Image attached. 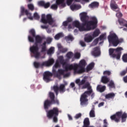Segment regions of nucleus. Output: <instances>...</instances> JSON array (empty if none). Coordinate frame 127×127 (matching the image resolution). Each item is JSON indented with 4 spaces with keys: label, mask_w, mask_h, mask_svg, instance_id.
<instances>
[{
    "label": "nucleus",
    "mask_w": 127,
    "mask_h": 127,
    "mask_svg": "<svg viewBox=\"0 0 127 127\" xmlns=\"http://www.w3.org/2000/svg\"><path fill=\"white\" fill-rule=\"evenodd\" d=\"M87 65V63L85 60H81L79 64H66L64 67L65 71H72L73 70L74 74H82L85 72V67Z\"/></svg>",
    "instance_id": "obj_1"
},
{
    "label": "nucleus",
    "mask_w": 127,
    "mask_h": 127,
    "mask_svg": "<svg viewBox=\"0 0 127 127\" xmlns=\"http://www.w3.org/2000/svg\"><path fill=\"white\" fill-rule=\"evenodd\" d=\"M88 23L82 22L78 27L79 31H89V30H93L97 28V24H98V20L95 16L91 17Z\"/></svg>",
    "instance_id": "obj_2"
},
{
    "label": "nucleus",
    "mask_w": 127,
    "mask_h": 127,
    "mask_svg": "<svg viewBox=\"0 0 127 127\" xmlns=\"http://www.w3.org/2000/svg\"><path fill=\"white\" fill-rule=\"evenodd\" d=\"M82 89H87L88 90L84 92L80 97V101L81 106H88V96H90L93 92L92 86L89 82H86L84 85H83Z\"/></svg>",
    "instance_id": "obj_3"
},
{
    "label": "nucleus",
    "mask_w": 127,
    "mask_h": 127,
    "mask_svg": "<svg viewBox=\"0 0 127 127\" xmlns=\"http://www.w3.org/2000/svg\"><path fill=\"white\" fill-rule=\"evenodd\" d=\"M35 38L36 41L34 45H33L30 48V51L32 53L33 57H35L36 59H39L40 58V53L39 52L38 44H41L42 43L43 38L39 35L36 36Z\"/></svg>",
    "instance_id": "obj_4"
},
{
    "label": "nucleus",
    "mask_w": 127,
    "mask_h": 127,
    "mask_svg": "<svg viewBox=\"0 0 127 127\" xmlns=\"http://www.w3.org/2000/svg\"><path fill=\"white\" fill-rule=\"evenodd\" d=\"M121 118L122 119V123H125L127 121V114L123 112H118L115 114L111 116L110 119L112 121H114L116 123H120L121 122Z\"/></svg>",
    "instance_id": "obj_5"
},
{
    "label": "nucleus",
    "mask_w": 127,
    "mask_h": 127,
    "mask_svg": "<svg viewBox=\"0 0 127 127\" xmlns=\"http://www.w3.org/2000/svg\"><path fill=\"white\" fill-rule=\"evenodd\" d=\"M59 113H61V111H59L58 108L54 107L52 109L48 111L47 117L48 119H52L53 118L54 123H58Z\"/></svg>",
    "instance_id": "obj_6"
},
{
    "label": "nucleus",
    "mask_w": 127,
    "mask_h": 127,
    "mask_svg": "<svg viewBox=\"0 0 127 127\" xmlns=\"http://www.w3.org/2000/svg\"><path fill=\"white\" fill-rule=\"evenodd\" d=\"M108 39L109 43L112 44L115 47H117L120 43H122L124 41V40H119V37L117 36L116 33H111L108 36Z\"/></svg>",
    "instance_id": "obj_7"
},
{
    "label": "nucleus",
    "mask_w": 127,
    "mask_h": 127,
    "mask_svg": "<svg viewBox=\"0 0 127 127\" xmlns=\"http://www.w3.org/2000/svg\"><path fill=\"white\" fill-rule=\"evenodd\" d=\"M123 50L124 49L122 47H118L116 49L110 48L109 50V55L112 56L113 58H116L117 60H120Z\"/></svg>",
    "instance_id": "obj_8"
},
{
    "label": "nucleus",
    "mask_w": 127,
    "mask_h": 127,
    "mask_svg": "<svg viewBox=\"0 0 127 127\" xmlns=\"http://www.w3.org/2000/svg\"><path fill=\"white\" fill-rule=\"evenodd\" d=\"M54 63V60L53 59H50L48 61L43 62L41 64L40 63L37 62H34L33 64L34 66L36 69H38L39 67H43V66H46L48 67V66H51Z\"/></svg>",
    "instance_id": "obj_9"
},
{
    "label": "nucleus",
    "mask_w": 127,
    "mask_h": 127,
    "mask_svg": "<svg viewBox=\"0 0 127 127\" xmlns=\"http://www.w3.org/2000/svg\"><path fill=\"white\" fill-rule=\"evenodd\" d=\"M65 0H57L55 4H53L51 6V9H53V10H57L58 8V5H61L62 7H65Z\"/></svg>",
    "instance_id": "obj_10"
},
{
    "label": "nucleus",
    "mask_w": 127,
    "mask_h": 127,
    "mask_svg": "<svg viewBox=\"0 0 127 127\" xmlns=\"http://www.w3.org/2000/svg\"><path fill=\"white\" fill-rule=\"evenodd\" d=\"M53 76V73L50 71H45L43 74V80L46 83H49L51 81V77Z\"/></svg>",
    "instance_id": "obj_11"
},
{
    "label": "nucleus",
    "mask_w": 127,
    "mask_h": 127,
    "mask_svg": "<svg viewBox=\"0 0 127 127\" xmlns=\"http://www.w3.org/2000/svg\"><path fill=\"white\" fill-rule=\"evenodd\" d=\"M46 22H45L44 24H47L48 23L50 25H52L56 20L54 18H52V15L51 14H48L46 17Z\"/></svg>",
    "instance_id": "obj_12"
},
{
    "label": "nucleus",
    "mask_w": 127,
    "mask_h": 127,
    "mask_svg": "<svg viewBox=\"0 0 127 127\" xmlns=\"http://www.w3.org/2000/svg\"><path fill=\"white\" fill-rule=\"evenodd\" d=\"M66 65L63 66L64 69H59L58 71H56V70H53V74L56 76V77H61V75H64L65 71L68 72V71H66V69H65V67Z\"/></svg>",
    "instance_id": "obj_13"
},
{
    "label": "nucleus",
    "mask_w": 127,
    "mask_h": 127,
    "mask_svg": "<svg viewBox=\"0 0 127 127\" xmlns=\"http://www.w3.org/2000/svg\"><path fill=\"white\" fill-rule=\"evenodd\" d=\"M24 13H25L26 15L28 16V18H29V19H33V18L31 16V13L28 12V10H25V8H24V7L21 6L20 16H21V15H24Z\"/></svg>",
    "instance_id": "obj_14"
},
{
    "label": "nucleus",
    "mask_w": 127,
    "mask_h": 127,
    "mask_svg": "<svg viewBox=\"0 0 127 127\" xmlns=\"http://www.w3.org/2000/svg\"><path fill=\"white\" fill-rule=\"evenodd\" d=\"M29 33L31 35L28 36V40L29 42H32L33 43L34 42V38L36 36L35 35V30H34L33 29H32L29 31Z\"/></svg>",
    "instance_id": "obj_15"
},
{
    "label": "nucleus",
    "mask_w": 127,
    "mask_h": 127,
    "mask_svg": "<svg viewBox=\"0 0 127 127\" xmlns=\"http://www.w3.org/2000/svg\"><path fill=\"white\" fill-rule=\"evenodd\" d=\"M80 19L82 22H89V16L87 15V13L83 12L80 14Z\"/></svg>",
    "instance_id": "obj_16"
},
{
    "label": "nucleus",
    "mask_w": 127,
    "mask_h": 127,
    "mask_svg": "<svg viewBox=\"0 0 127 127\" xmlns=\"http://www.w3.org/2000/svg\"><path fill=\"white\" fill-rule=\"evenodd\" d=\"M55 102H53V101H51L48 99H47L45 101L44 103V108L45 110H48L49 109V107L51 106V105H55Z\"/></svg>",
    "instance_id": "obj_17"
},
{
    "label": "nucleus",
    "mask_w": 127,
    "mask_h": 127,
    "mask_svg": "<svg viewBox=\"0 0 127 127\" xmlns=\"http://www.w3.org/2000/svg\"><path fill=\"white\" fill-rule=\"evenodd\" d=\"M49 97L52 102L55 103L57 105H59V100H58V99H55V95L54 93L50 92Z\"/></svg>",
    "instance_id": "obj_18"
},
{
    "label": "nucleus",
    "mask_w": 127,
    "mask_h": 127,
    "mask_svg": "<svg viewBox=\"0 0 127 127\" xmlns=\"http://www.w3.org/2000/svg\"><path fill=\"white\" fill-rule=\"evenodd\" d=\"M92 55H93V56H100V55H101V51H100L99 47H96L93 49Z\"/></svg>",
    "instance_id": "obj_19"
},
{
    "label": "nucleus",
    "mask_w": 127,
    "mask_h": 127,
    "mask_svg": "<svg viewBox=\"0 0 127 127\" xmlns=\"http://www.w3.org/2000/svg\"><path fill=\"white\" fill-rule=\"evenodd\" d=\"M39 5H40L41 6H44L45 8H48L49 6H50V2H48L47 3H45L44 1H40L38 2Z\"/></svg>",
    "instance_id": "obj_20"
},
{
    "label": "nucleus",
    "mask_w": 127,
    "mask_h": 127,
    "mask_svg": "<svg viewBox=\"0 0 127 127\" xmlns=\"http://www.w3.org/2000/svg\"><path fill=\"white\" fill-rule=\"evenodd\" d=\"M96 90L98 92L103 93V92L106 91V86H102L101 84L98 85L96 87Z\"/></svg>",
    "instance_id": "obj_21"
},
{
    "label": "nucleus",
    "mask_w": 127,
    "mask_h": 127,
    "mask_svg": "<svg viewBox=\"0 0 127 127\" xmlns=\"http://www.w3.org/2000/svg\"><path fill=\"white\" fill-rule=\"evenodd\" d=\"M94 38L91 36V35H86L84 37V41L87 42V43H90V42H92Z\"/></svg>",
    "instance_id": "obj_22"
},
{
    "label": "nucleus",
    "mask_w": 127,
    "mask_h": 127,
    "mask_svg": "<svg viewBox=\"0 0 127 127\" xmlns=\"http://www.w3.org/2000/svg\"><path fill=\"white\" fill-rule=\"evenodd\" d=\"M100 4L99 2L94 1L89 5L90 8H98Z\"/></svg>",
    "instance_id": "obj_23"
},
{
    "label": "nucleus",
    "mask_w": 127,
    "mask_h": 127,
    "mask_svg": "<svg viewBox=\"0 0 127 127\" xmlns=\"http://www.w3.org/2000/svg\"><path fill=\"white\" fill-rule=\"evenodd\" d=\"M70 9L71 10H78V9H80L81 8V5H77V4H71L70 6Z\"/></svg>",
    "instance_id": "obj_24"
},
{
    "label": "nucleus",
    "mask_w": 127,
    "mask_h": 127,
    "mask_svg": "<svg viewBox=\"0 0 127 127\" xmlns=\"http://www.w3.org/2000/svg\"><path fill=\"white\" fill-rule=\"evenodd\" d=\"M75 83L79 86H82V85H84V84L86 83V79L84 78L81 81L80 79L78 78L75 80Z\"/></svg>",
    "instance_id": "obj_25"
},
{
    "label": "nucleus",
    "mask_w": 127,
    "mask_h": 127,
    "mask_svg": "<svg viewBox=\"0 0 127 127\" xmlns=\"http://www.w3.org/2000/svg\"><path fill=\"white\" fill-rule=\"evenodd\" d=\"M89 116L90 118H95L96 115L95 114V106H92V108L89 113Z\"/></svg>",
    "instance_id": "obj_26"
},
{
    "label": "nucleus",
    "mask_w": 127,
    "mask_h": 127,
    "mask_svg": "<svg viewBox=\"0 0 127 127\" xmlns=\"http://www.w3.org/2000/svg\"><path fill=\"white\" fill-rule=\"evenodd\" d=\"M101 82L103 83V84H107L110 82V79L108 78L107 76H103L102 77Z\"/></svg>",
    "instance_id": "obj_27"
},
{
    "label": "nucleus",
    "mask_w": 127,
    "mask_h": 127,
    "mask_svg": "<svg viewBox=\"0 0 127 127\" xmlns=\"http://www.w3.org/2000/svg\"><path fill=\"white\" fill-rule=\"evenodd\" d=\"M59 60H60V62L61 64H63V66H66V65H69V64H67L66 62H64V57L62 56H61L59 57Z\"/></svg>",
    "instance_id": "obj_28"
},
{
    "label": "nucleus",
    "mask_w": 127,
    "mask_h": 127,
    "mask_svg": "<svg viewBox=\"0 0 127 127\" xmlns=\"http://www.w3.org/2000/svg\"><path fill=\"white\" fill-rule=\"evenodd\" d=\"M100 30H99L98 29H96L93 32V33L92 34V37L93 38V39H94L95 37H97V36H99V35H100Z\"/></svg>",
    "instance_id": "obj_29"
},
{
    "label": "nucleus",
    "mask_w": 127,
    "mask_h": 127,
    "mask_svg": "<svg viewBox=\"0 0 127 127\" xmlns=\"http://www.w3.org/2000/svg\"><path fill=\"white\" fill-rule=\"evenodd\" d=\"M116 95L114 93H109L105 95L106 99H114Z\"/></svg>",
    "instance_id": "obj_30"
},
{
    "label": "nucleus",
    "mask_w": 127,
    "mask_h": 127,
    "mask_svg": "<svg viewBox=\"0 0 127 127\" xmlns=\"http://www.w3.org/2000/svg\"><path fill=\"white\" fill-rule=\"evenodd\" d=\"M94 66H95V63H91L89 64L86 67V70L88 71H91L93 68H94Z\"/></svg>",
    "instance_id": "obj_31"
},
{
    "label": "nucleus",
    "mask_w": 127,
    "mask_h": 127,
    "mask_svg": "<svg viewBox=\"0 0 127 127\" xmlns=\"http://www.w3.org/2000/svg\"><path fill=\"white\" fill-rule=\"evenodd\" d=\"M64 35H63V33H59L57 34H56L55 36V39L56 40H59L60 38L64 37Z\"/></svg>",
    "instance_id": "obj_32"
},
{
    "label": "nucleus",
    "mask_w": 127,
    "mask_h": 127,
    "mask_svg": "<svg viewBox=\"0 0 127 127\" xmlns=\"http://www.w3.org/2000/svg\"><path fill=\"white\" fill-rule=\"evenodd\" d=\"M59 88L60 93H64L66 91V88L63 84H61Z\"/></svg>",
    "instance_id": "obj_33"
},
{
    "label": "nucleus",
    "mask_w": 127,
    "mask_h": 127,
    "mask_svg": "<svg viewBox=\"0 0 127 127\" xmlns=\"http://www.w3.org/2000/svg\"><path fill=\"white\" fill-rule=\"evenodd\" d=\"M64 39L67 42H68V41H73L74 38H73V36H72L71 35H69L68 36H65L64 37Z\"/></svg>",
    "instance_id": "obj_34"
},
{
    "label": "nucleus",
    "mask_w": 127,
    "mask_h": 127,
    "mask_svg": "<svg viewBox=\"0 0 127 127\" xmlns=\"http://www.w3.org/2000/svg\"><path fill=\"white\" fill-rule=\"evenodd\" d=\"M46 42L45 41L43 44L41 45V46H42L41 52H45V51H46Z\"/></svg>",
    "instance_id": "obj_35"
},
{
    "label": "nucleus",
    "mask_w": 127,
    "mask_h": 127,
    "mask_svg": "<svg viewBox=\"0 0 127 127\" xmlns=\"http://www.w3.org/2000/svg\"><path fill=\"white\" fill-rule=\"evenodd\" d=\"M80 22H79V21H74L72 22L73 26L77 27V28H79V26H80Z\"/></svg>",
    "instance_id": "obj_36"
},
{
    "label": "nucleus",
    "mask_w": 127,
    "mask_h": 127,
    "mask_svg": "<svg viewBox=\"0 0 127 127\" xmlns=\"http://www.w3.org/2000/svg\"><path fill=\"white\" fill-rule=\"evenodd\" d=\"M54 91L56 93L57 96L59 94V87L57 85L54 86L53 87Z\"/></svg>",
    "instance_id": "obj_37"
},
{
    "label": "nucleus",
    "mask_w": 127,
    "mask_h": 127,
    "mask_svg": "<svg viewBox=\"0 0 127 127\" xmlns=\"http://www.w3.org/2000/svg\"><path fill=\"white\" fill-rule=\"evenodd\" d=\"M54 53V47H51L49 50L47 51V54L48 55H51V54H53Z\"/></svg>",
    "instance_id": "obj_38"
},
{
    "label": "nucleus",
    "mask_w": 127,
    "mask_h": 127,
    "mask_svg": "<svg viewBox=\"0 0 127 127\" xmlns=\"http://www.w3.org/2000/svg\"><path fill=\"white\" fill-rule=\"evenodd\" d=\"M109 87L111 88H116V86L115 85V82L113 80H111L110 81L109 83L108 84Z\"/></svg>",
    "instance_id": "obj_39"
},
{
    "label": "nucleus",
    "mask_w": 127,
    "mask_h": 127,
    "mask_svg": "<svg viewBox=\"0 0 127 127\" xmlns=\"http://www.w3.org/2000/svg\"><path fill=\"white\" fill-rule=\"evenodd\" d=\"M118 22H119V24L120 25H124L126 23V20L123 18H119L118 19Z\"/></svg>",
    "instance_id": "obj_40"
},
{
    "label": "nucleus",
    "mask_w": 127,
    "mask_h": 127,
    "mask_svg": "<svg viewBox=\"0 0 127 127\" xmlns=\"http://www.w3.org/2000/svg\"><path fill=\"white\" fill-rule=\"evenodd\" d=\"M66 56L68 59H71L73 57V53L71 52H69L66 54Z\"/></svg>",
    "instance_id": "obj_41"
},
{
    "label": "nucleus",
    "mask_w": 127,
    "mask_h": 127,
    "mask_svg": "<svg viewBox=\"0 0 127 127\" xmlns=\"http://www.w3.org/2000/svg\"><path fill=\"white\" fill-rule=\"evenodd\" d=\"M122 60L125 63H127V54H125L122 57Z\"/></svg>",
    "instance_id": "obj_42"
},
{
    "label": "nucleus",
    "mask_w": 127,
    "mask_h": 127,
    "mask_svg": "<svg viewBox=\"0 0 127 127\" xmlns=\"http://www.w3.org/2000/svg\"><path fill=\"white\" fill-rule=\"evenodd\" d=\"M80 57H81V54L80 53H75L74 54V58L75 59H80Z\"/></svg>",
    "instance_id": "obj_43"
},
{
    "label": "nucleus",
    "mask_w": 127,
    "mask_h": 127,
    "mask_svg": "<svg viewBox=\"0 0 127 127\" xmlns=\"http://www.w3.org/2000/svg\"><path fill=\"white\" fill-rule=\"evenodd\" d=\"M41 22H42V23H44L46 22V18H45V14H43L41 16Z\"/></svg>",
    "instance_id": "obj_44"
},
{
    "label": "nucleus",
    "mask_w": 127,
    "mask_h": 127,
    "mask_svg": "<svg viewBox=\"0 0 127 127\" xmlns=\"http://www.w3.org/2000/svg\"><path fill=\"white\" fill-rule=\"evenodd\" d=\"M34 18L35 19H36L37 20H39V18H40V16L37 13H34Z\"/></svg>",
    "instance_id": "obj_45"
},
{
    "label": "nucleus",
    "mask_w": 127,
    "mask_h": 127,
    "mask_svg": "<svg viewBox=\"0 0 127 127\" xmlns=\"http://www.w3.org/2000/svg\"><path fill=\"white\" fill-rule=\"evenodd\" d=\"M60 50L61 52H62V53H65V52H67L68 51V49L64 48L63 47Z\"/></svg>",
    "instance_id": "obj_46"
},
{
    "label": "nucleus",
    "mask_w": 127,
    "mask_h": 127,
    "mask_svg": "<svg viewBox=\"0 0 127 127\" xmlns=\"http://www.w3.org/2000/svg\"><path fill=\"white\" fill-rule=\"evenodd\" d=\"M28 7L29 9L30 10H34V6L32 4H29L28 5Z\"/></svg>",
    "instance_id": "obj_47"
},
{
    "label": "nucleus",
    "mask_w": 127,
    "mask_h": 127,
    "mask_svg": "<svg viewBox=\"0 0 127 127\" xmlns=\"http://www.w3.org/2000/svg\"><path fill=\"white\" fill-rule=\"evenodd\" d=\"M104 75H108V76H110L111 75V72L109 70H105L103 72Z\"/></svg>",
    "instance_id": "obj_48"
},
{
    "label": "nucleus",
    "mask_w": 127,
    "mask_h": 127,
    "mask_svg": "<svg viewBox=\"0 0 127 127\" xmlns=\"http://www.w3.org/2000/svg\"><path fill=\"white\" fill-rule=\"evenodd\" d=\"M81 117H82V114L79 113L75 115V119L78 120V119H79V118H81Z\"/></svg>",
    "instance_id": "obj_49"
},
{
    "label": "nucleus",
    "mask_w": 127,
    "mask_h": 127,
    "mask_svg": "<svg viewBox=\"0 0 127 127\" xmlns=\"http://www.w3.org/2000/svg\"><path fill=\"white\" fill-rule=\"evenodd\" d=\"M52 42V38H48L47 39V43L48 44H50Z\"/></svg>",
    "instance_id": "obj_50"
},
{
    "label": "nucleus",
    "mask_w": 127,
    "mask_h": 127,
    "mask_svg": "<svg viewBox=\"0 0 127 127\" xmlns=\"http://www.w3.org/2000/svg\"><path fill=\"white\" fill-rule=\"evenodd\" d=\"M98 43H99L98 38L95 39L93 42V44H94L95 45H97V44H98Z\"/></svg>",
    "instance_id": "obj_51"
},
{
    "label": "nucleus",
    "mask_w": 127,
    "mask_h": 127,
    "mask_svg": "<svg viewBox=\"0 0 127 127\" xmlns=\"http://www.w3.org/2000/svg\"><path fill=\"white\" fill-rule=\"evenodd\" d=\"M80 44L82 47H86V43L83 41H80Z\"/></svg>",
    "instance_id": "obj_52"
},
{
    "label": "nucleus",
    "mask_w": 127,
    "mask_h": 127,
    "mask_svg": "<svg viewBox=\"0 0 127 127\" xmlns=\"http://www.w3.org/2000/svg\"><path fill=\"white\" fill-rule=\"evenodd\" d=\"M55 68H60V64L59 62H57L55 64Z\"/></svg>",
    "instance_id": "obj_53"
},
{
    "label": "nucleus",
    "mask_w": 127,
    "mask_h": 127,
    "mask_svg": "<svg viewBox=\"0 0 127 127\" xmlns=\"http://www.w3.org/2000/svg\"><path fill=\"white\" fill-rule=\"evenodd\" d=\"M74 0H66V2L68 5H71L72 2H73Z\"/></svg>",
    "instance_id": "obj_54"
},
{
    "label": "nucleus",
    "mask_w": 127,
    "mask_h": 127,
    "mask_svg": "<svg viewBox=\"0 0 127 127\" xmlns=\"http://www.w3.org/2000/svg\"><path fill=\"white\" fill-rule=\"evenodd\" d=\"M98 38H99V39H100V41L103 40V39H104L105 38V34H102V35H100L99 36V37Z\"/></svg>",
    "instance_id": "obj_55"
},
{
    "label": "nucleus",
    "mask_w": 127,
    "mask_h": 127,
    "mask_svg": "<svg viewBox=\"0 0 127 127\" xmlns=\"http://www.w3.org/2000/svg\"><path fill=\"white\" fill-rule=\"evenodd\" d=\"M116 16H117V17H122V16H123V14L121 12H118L116 14Z\"/></svg>",
    "instance_id": "obj_56"
},
{
    "label": "nucleus",
    "mask_w": 127,
    "mask_h": 127,
    "mask_svg": "<svg viewBox=\"0 0 127 127\" xmlns=\"http://www.w3.org/2000/svg\"><path fill=\"white\" fill-rule=\"evenodd\" d=\"M68 23H69L68 22V21H64V22L63 23V25L64 27L68 26Z\"/></svg>",
    "instance_id": "obj_57"
},
{
    "label": "nucleus",
    "mask_w": 127,
    "mask_h": 127,
    "mask_svg": "<svg viewBox=\"0 0 127 127\" xmlns=\"http://www.w3.org/2000/svg\"><path fill=\"white\" fill-rule=\"evenodd\" d=\"M127 74V71L124 70L120 73L121 76H125V74Z\"/></svg>",
    "instance_id": "obj_58"
},
{
    "label": "nucleus",
    "mask_w": 127,
    "mask_h": 127,
    "mask_svg": "<svg viewBox=\"0 0 127 127\" xmlns=\"http://www.w3.org/2000/svg\"><path fill=\"white\" fill-rule=\"evenodd\" d=\"M90 96H91V99H94V97H95V93L93 92V90L92 93L90 94Z\"/></svg>",
    "instance_id": "obj_59"
},
{
    "label": "nucleus",
    "mask_w": 127,
    "mask_h": 127,
    "mask_svg": "<svg viewBox=\"0 0 127 127\" xmlns=\"http://www.w3.org/2000/svg\"><path fill=\"white\" fill-rule=\"evenodd\" d=\"M41 28H43V29H47V28H48V26L42 25Z\"/></svg>",
    "instance_id": "obj_60"
},
{
    "label": "nucleus",
    "mask_w": 127,
    "mask_h": 127,
    "mask_svg": "<svg viewBox=\"0 0 127 127\" xmlns=\"http://www.w3.org/2000/svg\"><path fill=\"white\" fill-rule=\"evenodd\" d=\"M105 104V103L104 102H101V103H100L98 105V107L99 108H100V107H103V106H104V104Z\"/></svg>",
    "instance_id": "obj_61"
},
{
    "label": "nucleus",
    "mask_w": 127,
    "mask_h": 127,
    "mask_svg": "<svg viewBox=\"0 0 127 127\" xmlns=\"http://www.w3.org/2000/svg\"><path fill=\"white\" fill-rule=\"evenodd\" d=\"M58 47L59 49H60V50L63 48V47H62V46L61 45V44H58Z\"/></svg>",
    "instance_id": "obj_62"
},
{
    "label": "nucleus",
    "mask_w": 127,
    "mask_h": 127,
    "mask_svg": "<svg viewBox=\"0 0 127 127\" xmlns=\"http://www.w3.org/2000/svg\"><path fill=\"white\" fill-rule=\"evenodd\" d=\"M72 19L71 18V17H68V18H67L66 21H67V22L69 23V22H72Z\"/></svg>",
    "instance_id": "obj_63"
},
{
    "label": "nucleus",
    "mask_w": 127,
    "mask_h": 127,
    "mask_svg": "<svg viewBox=\"0 0 127 127\" xmlns=\"http://www.w3.org/2000/svg\"><path fill=\"white\" fill-rule=\"evenodd\" d=\"M124 81L125 83H127V75L123 78Z\"/></svg>",
    "instance_id": "obj_64"
}]
</instances>
